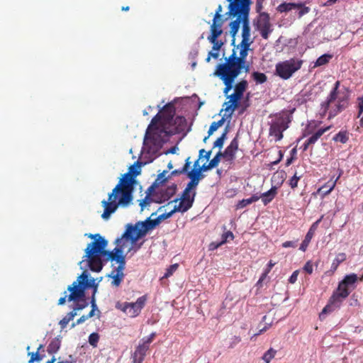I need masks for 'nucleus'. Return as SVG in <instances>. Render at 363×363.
<instances>
[{"label": "nucleus", "instance_id": "nucleus-26", "mask_svg": "<svg viewBox=\"0 0 363 363\" xmlns=\"http://www.w3.org/2000/svg\"><path fill=\"white\" fill-rule=\"evenodd\" d=\"M277 188L272 186L269 191L261 194V199L264 206L269 204L277 196Z\"/></svg>", "mask_w": 363, "mask_h": 363}, {"label": "nucleus", "instance_id": "nucleus-20", "mask_svg": "<svg viewBox=\"0 0 363 363\" xmlns=\"http://www.w3.org/2000/svg\"><path fill=\"white\" fill-rule=\"evenodd\" d=\"M340 301L336 300L333 296H330L328 304L323 308L322 311L319 314V318L322 320L325 318V316L339 308L341 306Z\"/></svg>", "mask_w": 363, "mask_h": 363}, {"label": "nucleus", "instance_id": "nucleus-43", "mask_svg": "<svg viewBox=\"0 0 363 363\" xmlns=\"http://www.w3.org/2000/svg\"><path fill=\"white\" fill-rule=\"evenodd\" d=\"M228 130L225 128L222 135L214 142L213 147L222 148L227 138Z\"/></svg>", "mask_w": 363, "mask_h": 363}, {"label": "nucleus", "instance_id": "nucleus-40", "mask_svg": "<svg viewBox=\"0 0 363 363\" xmlns=\"http://www.w3.org/2000/svg\"><path fill=\"white\" fill-rule=\"evenodd\" d=\"M332 57H333L332 55L324 54V55H321L320 57H319L316 60V61L315 62V66L320 67V66L326 65L327 63L329 62L330 60L332 59Z\"/></svg>", "mask_w": 363, "mask_h": 363}, {"label": "nucleus", "instance_id": "nucleus-58", "mask_svg": "<svg viewBox=\"0 0 363 363\" xmlns=\"http://www.w3.org/2000/svg\"><path fill=\"white\" fill-rule=\"evenodd\" d=\"M220 161V159H218L217 157H214L213 159L210 160L209 163L212 168H214L218 165Z\"/></svg>", "mask_w": 363, "mask_h": 363}, {"label": "nucleus", "instance_id": "nucleus-62", "mask_svg": "<svg viewBox=\"0 0 363 363\" xmlns=\"http://www.w3.org/2000/svg\"><path fill=\"white\" fill-rule=\"evenodd\" d=\"M144 359L142 357H136L135 353L133 354V363H143Z\"/></svg>", "mask_w": 363, "mask_h": 363}, {"label": "nucleus", "instance_id": "nucleus-37", "mask_svg": "<svg viewBox=\"0 0 363 363\" xmlns=\"http://www.w3.org/2000/svg\"><path fill=\"white\" fill-rule=\"evenodd\" d=\"M77 315V312L74 311H72L68 313L59 323L60 328L64 329L67 327L69 322L74 319V318Z\"/></svg>", "mask_w": 363, "mask_h": 363}, {"label": "nucleus", "instance_id": "nucleus-19", "mask_svg": "<svg viewBox=\"0 0 363 363\" xmlns=\"http://www.w3.org/2000/svg\"><path fill=\"white\" fill-rule=\"evenodd\" d=\"M163 118L160 113H157L152 119L150 124L149 125L144 140V143L147 145L150 143H154L155 140V133H152V129L156 128L157 123Z\"/></svg>", "mask_w": 363, "mask_h": 363}, {"label": "nucleus", "instance_id": "nucleus-13", "mask_svg": "<svg viewBox=\"0 0 363 363\" xmlns=\"http://www.w3.org/2000/svg\"><path fill=\"white\" fill-rule=\"evenodd\" d=\"M195 189H196L186 185L182 192L179 204L174 206V211L184 213L191 208L196 194Z\"/></svg>", "mask_w": 363, "mask_h": 363}, {"label": "nucleus", "instance_id": "nucleus-34", "mask_svg": "<svg viewBox=\"0 0 363 363\" xmlns=\"http://www.w3.org/2000/svg\"><path fill=\"white\" fill-rule=\"evenodd\" d=\"M346 254L344 252L339 253L336 257L334 259L332 264H331V272H335L340 264L343 262L346 259Z\"/></svg>", "mask_w": 363, "mask_h": 363}, {"label": "nucleus", "instance_id": "nucleus-25", "mask_svg": "<svg viewBox=\"0 0 363 363\" xmlns=\"http://www.w3.org/2000/svg\"><path fill=\"white\" fill-rule=\"evenodd\" d=\"M238 149V137L234 138L230 145L225 150V155L228 156V160H233L235 157L236 151Z\"/></svg>", "mask_w": 363, "mask_h": 363}, {"label": "nucleus", "instance_id": "nucleus-17", "mask_svg": "<svg viewBox=\"0 0 363 363\" xmlns=\"http://www.w3.org/2000/svg\"><path fill=\"white\" fill-rule=\"evenodd\" d=\"M199 160L194 164V168L187 172V177L190 179L187 185L196 189L199 182L205 177L203 172L199 169Z\"/></svg>", "mask_w": 363, "mask_h": 363}, {"label": "nucleus", "instance_id": "nucleus-41", "mask_svg": "<svg viewBox=\"0 0 363 363\" xmlns=\"http://www.w3.org/2000/svg\"><path fill=\"white\" fill-rule=\"evenodd\" d=\"M75 303V306L73 308V311L77 312V311H81L88 306V303L86 301L85 298H80L79 300L73 301Z\"/></svg>", "mask_w": 363, "mask_h": 363}, {"label": "nucleus", "instance_id": "nucleus-36", "mask_svg": "<svg viewBox=\"0 0 363 363\" xmlns=\"http://www.w3.org/2000/svg\"><path fill=\"white\" fill-rule=\"evenodd\" d=\"M248 86L247 80L242 79L238 82L234 86V91L238 94L243 96L244 92L246 91Z\"/></svg>", "mask_w": 363, "mask_h": 363}, {"label": "nucleus", "instance_id": "nucleus-16", "mask_svg": "<svg viewBox=\"0 0 363 363\" xmlns=\"http://www.w3.org/2000/svg\"><path fill=\"white\" fill-rule=\"evenodd\" d=\"M242 97V96L237 94L235 91L233 94L228 96V99H230V100L225 102L223 104V106L225 107L224 116L226 118H230L232 116L235 110L239 106V101Z\"/></svg>", "mask_w": 363, "mask_h": 363}, {"label": "nucleus", "instance_id": "nucleus-35", "mask_svg": "<svg viewBox=\"0 0 363 363\" xmlns=\"http://www.w3.org/2000/svg\"><path fill=\"white\" fill-rule=\"evenodd\" d=\"M333 140L345 144L349 140V133L346 130H341L333 137Z\"/></svg>", "mask_w": 363, "mask_h": 363}, {"label": "nucleus", "instance_id": "nucleus-9", "mask_svg": "<svg viewBox=\"0 0 363 363\" xmlns=\"http://www.w3.org/2000/svg\"><path fill=\"white\" fill-rule=\"evenodd\" d=\"M248 51L244 48H240L239 56H238L236 51L233 49L232 54L225 59V62L220 63V65L240 73L242 70L244 72L248 73L250 72V65L246 61Z\"/></svg>", "mask_w": 363, "mask_h": 363}, {"label": "nucleus", "instance_id": "nucleus-14", "mask_svg": "<svg viewBox=\"0 0 363 363\" xmlns=\"http://www.w3.org/2000/svg\"><path fill=\"white\" fill-rule=\"evenodd\" d=\"M257 28L259 30L260 35L264 39H268L269 33L272 32V28L269 21V16L267 13L263 12L259 14Z\"/></svg>", "mask_w": 363, "mask_h": 363}, {"label": "nucleus", "instance_id": "nucleus-31", "mask_svg": "<svg viewBox=\"0 0 363 363\" xmlns=\"http://www.w3.org/2000/svg\"><path fill=\"white\" fill-rule=\"evenodd\" d=\"M336 184V181L331 179L318 189V192H323V196L328 195L334 189Z\"/></svg>", "mask_w": 363, "mask_h": 363}, {"label": "nucleus", "instance_id": "nucleus-5", "mask_svg": "<svg viewBox=\"0 0 363 363\" xmlns=\"http://www.w3.org/2000/svg\"><path fill=\"white\" fill-rule=\"evenodd\" d=\"M228 1V15L230 17H235L236 19L230 23V33L233 38L232 44L235 43V36L238 32L240 23L244 25V17L245 13L247 19L249 18L251 0H226Z\"/></svg>", "mask_w": 363, "mask_h": 363}, {"label": "nucleus", "instance_id": "nucleus-11", "mask_svg": "<svg viewBox=\"0 0 363 363\" xmlns=\"http://www.w3.org/2000/svg\"><path fill=\"white\" fill-rule=\"evenodd\" d=\"M147 298L146 295L139 297L135 303L120 302L116 303V308L121 311L130 318H135L145 307Z\"/></svg>", "mask_w": 363, "mask_h": 363}, {"label": "nucleus", "instance_id": "nucleus-51", "mask_svg": "<svg viewBox=\"0 0 363 363\" xmlns=\"http://www.w3.org/2000/svg\"><path fill=\"white\" fill-rule=\"evenodd\" d=\"M250 204H251V202L249 199H242L238 203V204L236 206V208L237 209L243 208Z\"/></svg>", "mask_w": 363, "mask_h": 363}, {"label": "nucleus", "instance_id": "nucleus-24", "mask_svg": "<svg viewBox=\"0 0 363 363\" xmlns=\"http://www.w3.org/2000/svg\"><path fill=\"white\" fill-rule=\"evenodd\" d=\"M160 113L166 122H170L175 114L174 106L172 104H167L163 106Z\"/></svg>", "mask_w": 363, "mask_h": 363}, {"label": "nucleus", "instance_id": "nucleus-53", "mask_svg": "<svg viewBox=\"0 0 363 363\" xmlns=\"http://www.w3.org/2000/svg\"><path fill=\"white\" fill-rule=\"evenodd\" d=\"M190 165H191L190 157H188L185 160L184 165L183 166L182 168H181V169L182 170L184 174H187V172H189V169L190 168Z\"/></svg>", "mask_w": 363, "mask_h": 363}, {"label": "nucleus", "instance_id": "nucleus-2", "mask_svg": "<svg viewBox=\"0 0 363 363\" xmlns=\"http://www.w3.org/2000/svg\"><path fill=\"white\" fill-rule=\"evenodd\" d=\"M133 179L128 174H123L118 183L108 195L107 200L101 201L104 212L102 218L106 220L115 213L118 208H127L133 200Z\"/></svg>", "mask_w": 363, "mask_h": 363}, {"label": "nucleus", "instance_id": "nucleus-55", "mask_svg": "<svg viewBox=\"0 0 363 363\" xmlns=\"http://www.w3.org/2000/svg\"><path fill=\"white\" fill-rule=\"evenodd\" d=\"M301 10L298 12V16L301 17L303 15L308 13L310 11L309 7L304 6V5L302 4V7L299 8Z\"/></svg>", "mask_w": 363, "mask_h": 363}, {"label": "nucleus", "instance_id": "nucleus-28", "mask_svg": "<svg viewBox=\"0 0 363 363\" xmlns=\"http://www.w3.org/2000/svg\"><path fill=\"white\" fill-rule=\"evenodd\" d=\"M140 164L141 162L138 161L136 162L135 164L129 167V171L124 174H128L129 177H131L133 179V186H134L135 184L136 183L135 177L140 173Z\"/></svg>", "mask_w": 363, "mask_h": 363}, {"label": "nucleus", "instance_id": "nucleus-54", "mask_svg": "<svg viewBox=\"0 0 363 363\" xmlns=\"http://www.w3.org/2000/svg\"><path fill=\"white\" fill-rule=\"evenodd\" d=\"M357 100H358V108H359L357 117L359 118L361 116L362 113H363V97L358 98Z\"/></svg>", "mask_w": 363, "mask_h": 363}, {"label": "nucleus", "instance_id": "nucleus-39", "mask_svg": "<svg viewBox=\"0 0 363 363\" xmlns=\"http://www.w3.org/2000/svg\"><path fill=\"white\" fill-rule=\"evenodd\" d=\"M252 77L253 80L257 84H263L267 82V77L265 74L259 72H254L252 74Z\"/></svg>", "mask_w": 363, "mask_h": 363}, {"label": "nucleus", "instance_id": "nucleus-52", "mask_svg": "<svg viewBox=\"0 0 363 363\" xmlns=\"http://www.w3.org/2000/svg\"><path fill=\"white\" fill-rule=\"evenodd\" d=\"M167 172L164 171L162 173L160 174L155 180L156 186L159 185V184L163 183L167 181V178L165 177V174Z\"/></svg>", "mask_w": 363, "mask_h": 363}, {"label": "nucleus", "instance_id": "nucleus-18", "mask_svg": "<svg viewBox=\"0 0 363 363\" xmlns=\"http://www.w3.org/2000/svg\"><path fill=\"white\" fill-rule=\"evenodd\" d=\"M210 31L211 33L208 36V40L213 44L212 49L218 51L223 45V43L218 40V38L223 33V29L220 26L215 28V26H211Z\"/></svg>", "mask_w": 363, "mask_h": 363}, {"label": "nucleus", "instance_id": "nucleus-21", "mask_svg": "<svg viewBox=\"0 0 363 363\" xmlns=\"http://www.w3.org/2000/svg\"><path fill=\"white\" fill-rule=\"evenodd\" d=\"M155 336V333H152L150 336L143 339V343L140 344L135 349L134 353L136 357H142L145 358L146 352L149 349L150 344L153 341Z\"/></svg>", "mask_w": 363, "mask_h": 363}, {"label": "nucleus", "instance_id": "nucleus-56", "mask_svg": "<svg viewBox=\"0 0 363 363\" xmlns=\"http://www.w3.org/2000/svg\"><path fill=\"white\" fill-rule=\"evenodd\" d=\"M303 269L309 274H312L313 272V264L311 263V262H307L306 264L303 267Z\"/></svg>", "mask_w": 363, "mask_h": 363}, {"label": "nucleus", "instance_id": "nucleus-6", "mask_svg": "<svg viewBox=\"0 0 363 363\" xmlns=\"http://www.w3.org/2000/svg\"><path fill=\"white\" fill-rule=\"evenodd\" d=\"M155 215L156 213H152L144 221H138L134 225H128L121 238L125 240V242L129 239L132 245L135 244L139 239L145 236L150 231L155 229L159 225L155 218H152Z\"/></svg>", "mask_w": 363, "mask_h": 363}, {"label": "nucleus", "instance_id": "nucleus-8", "mask_svg": "<svg viewBox=\"0 0 363 363\" xmlns=\"http://www.w3.org/2000/svg\"><path fill=\"white\" fill-rule=\"evenodd\" d=\"M291 121V116L288 111H283L276 113L269 123V135L274 137L275 141L281 140L284 137V131L289 128Z\"/></svg>", "mask_w": 363, "mask_h": 363}, {"label": "nucleus", "instance_id": "nucleus-27", "mask_svg": "<svg viewBox=\"0 0 363 363\" xmlns=\"http://www.w3.org/2000/svg\"><path fill=\"white\" fill-rule=\"evenodd\" d=\"M302 7V3H286L279 4L277 10L280 13L288 12L296 8Z\"/></svg>", "mask_w": 363, "mask_h": 363}, {"label": "nucleus", "instance_id": "nucleus-3", "mask_svg": "<svg viewBox=\"0 0 363 363\" xmlns=\"http://www.w3.org/2000/svg\"><path fill=\"white\" fill-rule=\"evenodd\" d=\"M177 189L174 184L170 186H156V182H154L147 188L145 197L139 201L141 211L149 207L152 203H161L169 200L175 194Z\"/></svg>", "mask_w": 363, "mask_h": 363}, {"label": "nucleus", "instance_id": "nucleus-57", "mask_svg": "<svg viewBox=\"0 0 363 363\" xmlns=\"http://www.w3.org/2000/svg\"><path fill=\"white\" fill-rule=\"evenodd\" d=\"M298 275V272L297 270L294 271L289 279V283L294 284L297 281Z\"/></svg>", "mask_w": 363, "mask_h": 363}, {"label": "nucleus", "instance_id": "nucleus-50", "mask_svg": "<svg viewBox=\"0 0 363 363\" xmlns=\"http://www.w3.org/2000/svg\"><path fill=\"white\" fill-rule=\"evenodd\" d=\"M179 265L178 264H174L171 265L167 269L166 273L164 274V277H169L173 274V273L177 269Z\"/></svg>", "mask_w": 363, "mask_h": 363}, {"label": "nucleus", "instance_id": "nucleus-45", "mask_svg": "<svg viewBox=\"0 0 363 363\" xmlns=\"http://www.w3.org/2000/svg\"><path fill=\"white\" fill-rule=\"evenodd\" d=\"M175 212H178V211H174V208L170 212L162 213V214L158 216L157 217H156L155 219L157 221L158 224L160 225L162 220L169 218Z\"/></svg>", "mask_w": 363, "mask_h": 363}, {"label": "nucleus", "instance_id": "nucleus-63", "mask_svg": "<svg viewBox=\"0 0 363 363\" xmlns=\"http://www.w3.org/2000/svg\"><path fill=\"white\" fill-rule=\"evenodd\" d=\"M64 296L61 297L59 300H58V305H63L65 303V301H66V298H68V296H67V291H65L64 292Z\"/></svg>", "mask_w": 363, "mask_h": 363}, {"label": "nucleus", "instance_id": "nucleus-7", "mask_svg": "<svg viewBox=\"0 0 363 363\" xmlns=\"http://www.w3.org/2000/svg\"><path fill=\"white\" fill-rule=\"evenodd\" d=\"M91 287L94 289L93 294L95 295L97 291V284H95V280L94 279H89L88 275L83 272L76 281L67 287V291H69L68 301L86 298L85 291Z\"/></svg>", "mask_w": 363, "mask_h": 363}, {"label": "nucleus", "instance_id": "nucleus-22", "mask_svg": "<svg viewBox=\"0 0 363 363\" xmlns=\"http://www.w3.org/2000/svg\"><path fill=\"white\" fill-rule=\"evenodd\" d=\"M351 291V289L344 284H342L341 281L339 282L337 288L333 292L331 296L342 303L350 295Z\"/></svg>", "mask_w": 363, "mask_h": 363}, {"label": "nucleus", "instance_id": "nucleus-29", "mask_svg": "<svg viewBox=\"0 0 363 363\" xmlns=\"http://www.w3.org/2000/svg\"><path fill=\"white\" fill-rule=\"evenodd\" d=\"M222 11H223V7L220 4V5H218V6L216 11V13L214 14V17L213 19V23L211 26H215V28H218V26H220V28H222L223 23H224V20L223 19V16L221 15Z\"/></svg>", "mask_w": 363, "mask_h": 363}, {"label": "nucleus", "instance_id": "nucleus-33", "mask_svg": "<svg viewBox=\"0 0 363 363\" xmlns=\"http://www.w3.org/2000/svg\"><path fill=\"white\" fill-rule=\"evenodd\" d=\"M244 25L242 28V39L245 40H252L250 38V21L249 18L247 19V14L245 13L244 17Z\"/></svg>", "mask_w": 363, "mask_h": 363}, {"label": "nucleus", "instance_id": "nucleus-47", "mask_svg": "<svg viewBox=\"0 0 363 363\" xmlns=\"http://www.w3.org/2000/svg\"><path fill=\"white\" fill-rule=\"evenodd\" d=\"M301 176H298L297 173L295 172L294 175L289 179V185L291 189H295L298 186V182L300 180Z\"/></svg>", "mask_w": 363, "mask_h": 363}, {"label": "nucleus", "instance_id": "nucleus-4", "mask_svg": "<svg viewBox=\"0 0 363 363\" xmlns=\"http://www.w3.org/2000/svg\"><path fill=\"white\" fill-rule=\"evenodd\" d=\"M340 85V81H337L327 99L320 104L321 115L325 116L328 112V118L330 119L344 111L348 106L347 96L340 95L338 91Z\"/></svg>", "mask_w": 363, "mask_h": 363}, {"label": "nucleus", "instance_id": "nucleus-42", "mask_svg": "<svg viewBox=\"0 0 363 363\" xmlns=\"http://www.w3.org/2000/svg\"><path fill=\"white\" fill-rule=\"evenodd\" d=\"M225 122V118H222L220 120H219L218 121H214L213 122L211 125H210V128L208 129V136H211L213 132H215L216 130H217V129L220 127L221 125H223V124Z\"/></svg>", "mask_w": 363, "mask_h": 363}, {"label": "nucleus", "instance_id": "nucleus-60", "mask_svg": "<svg viewBox=\"0 0 363 363\" xmlns=\"http://www.w3.org/2000/svg\"><path fill=\"white\" fill-rule=\"evenodd\" d=\"M296 242L294 241H286L282 243V247L284 248L287 247H296Z\"/></svg>", "mask_w": 363, "mask_h": 363}, {"label": "nucleus", "instance_id": "nucleus-10", "mask_svg": "<svg viewBox=\"0 0 363 363\" xmlns=\"http://www.w3.org/2000/svg\"><path fill=\"white\" fill-rule=\"evenodd\" d=\"M240 73L220 64L216 66L213 74L223 82V93L226 95L233 89L235 79Z\"/></svg>", "mask_w": 363, "mask_h": 363}, {"label": "nucleus", "instance_id": "nucleus-61", "mask_svg": "<svg viewBox=\"0 0 363 363\" xmlns=\"http://www.w3.org/2000/svg\"><path fill=\"white\" fill-rule=\"evenodd\" d=\"M87 319H89L86 316V315H84L82 316H81L79 319H77L76 323H73L72 327H74L75 325H79V324H81L82 323H84L85 320H86Z\"/></svg>", "mask_w": 363, "mask_h": 363}, {"label": "nucleus", "instance_id": "nucleus-32", "mask_svg": "<svg viewBox=\"0 0 363 363\" xmlns=\"http://www.w3.org/2000/svg\"><path fill=\"white\" fill-rule=\"evenodd\" d=\"M60 345H61V341H60V338L55 337L54 339H52L51 340V342L48 345V346L47 347V351L50 354H54L59 350Z\"/></svg>", "mask_w": 363, "mask_h": 363}, {"label": "nucleus", "instance_id": "nucleus-1", "mask_svg": "<svg viewBox=\"0 0 363 363\" xmlns=\"http://www.w3.org/2000/svg\"><path fill=\"white\" fill-rule=\"evenodd\" d=\"M89 238L94 239L85 249L84 261H87L89 269L96 272H100L103 268V261H116L118 263L116 271H112L109 275L113 279L111 284L113 286H119L125 277L123 270L125 269V259L123 255V250L125 247V241L122 238L116 240L117 247L113 251L106 250L108 241L99 234H89Z\"/></svg>", "mask_w": 363, "mask_h": 363}, {"label": "nucleus", "instance_id": "nucleus-23", "mask_svg": "<svg viewBox=\"0 0 363 363\" xmlns=\"http://www.w3.org/2000/svg\"><path fill=\"white\" fill-rule=\"evenodd\" d=\"M322 218H320L319 220L315 221L313 225L311 226L309 230L306 233L304 240H303L302 243L301 244V246L299 247V250H301L303 252H305L313 236L314 231L316 229V227L318 224L320 222Z\"/></svg>", "mask_w": 363, "mask_h": 363}, {"label": "nucleus", "instance_id": "nucleus-48", "mask_svg": "<svg viewBox=\"0 0 363 363\" xmlns=\"http://www.w3.org/2000/svg\"><path fill=\"white\" fill-rule=\"evenodd\" d=\"M252 43L253 40H245V38L242 39L240 43L237 45V48H244L249 50Z\"/></svg>", "mask_w": 363, "mask_h": 363}, {"label": "nucleus", "instance_id": "nucleus-38", "mask_svg": "<svg viewBox=\"0 0 363 363\" xmlns=\"http://www.w3.org/2000/svg\"><path fill=\"white\" fill-rule=\"evenodd\" d=\"M28 351V355L30 357V359L28 360V363H33L34 362H40L43 359V355H41L38 351L36 352H30V346H28L26 348Z\"/></svg>", "mask_w": 363, "mask_h": 363}, {"label": "nucleus", "instance_id": "nucleus-30", "mask_svg": "<svg viewBox=\"0 0 363 363\" xmlns=\"http://www.w3.org/2000/svg\"><path fill=\"white\" fill-rule=\"evenodd\" d=\"M358 280V277L356 274H350L346 275L342 280V284H344L349 289L353 290L355 288L354 284Z\"/></svg>", "mask_w": 363, "mask_h": 363}, {"label": "nucleus", "instance_id": "nucleus-44", "mask_svg": "<svg viewBox=\"0 0 363 363\" xmlns=\"http://www.w3.org/2000/svg\"><path fill=\"white\" fill-rule=\"evenodd\" d=\"M277 354V350H274L273 348L269 349L266 352H264L262 359L266 363H269L270 361L274 358L275 355Z\"/></svg>", "mask_w": 363, "mask_h": 363}, {"label": "nucleus", "instance_id": "nucleus-49", "mask_svg": "<svg viewBox=\"0 0 363 363\" xmlns=\"http://www.w3.org/2000/svg\"><path fill=\"white\" fill-rule=\"evenodd\" d=\"M234 238L233 233L228 230L223 233L222 235V241L220 244H223L228 241V239L233 240Z\"/></svg>", "mask_w": 363, "mask_h": 363}, {"label": "nucleus", "instance_id": "nucleus-64", "mask_svg": "<svg viewBox=\"0 0 363 363\" xmlns=\"http://www.w3.org/2000/svg\"><path fill=\"white\" fill-rule=\"evenodd\" d=\"M91 309L94 311H96L97 309V306L96 304V300H95V295L92 294L91 296Z\"/></svg>", "mask_w": 363, "mask_h": 363}, {"label": "nucleus", "instance_id": "nucleus-12", "mask_svg": "<svg viewBox=\"0 0 363 363\" xmlns=\"http://www.w3.org/2000/svg\"><path fill=\"white\" fill-rule=\"evenodd\" d=\"M301 65L302 61L294 58L279 62L276 65V74L283 79H288L301 69Z\"/></svg>", "mask_w": 363, "mask_h": 363}, {"label": "nucleus", "instance_id": "nucleus-59", "mask_svg": "<svg viewBox=\"0 0 363 363\" xmlns=\"http://www.w3.org/2000/svg\"><path fill=\"white\" fill-rule=\"evenodd\" d=\"M198 167L202 172L213 169L209 162L208 164H203L202 166H198Z\"/></svg>", "mask_w": 363, "mask_h": 363}, {"label": "nucleus", "instance_id": "nucleus-46", "mask_svg": "<svg viewBox=\"0 0 363 363\" xmlns=\"http://www.w3.org/2000/svg\"><path fill=\"white\" fill-rule=\"evenodd\" d=\"M99 340V335L97 333H92L89 336V343L96 347L97 346V343Z\"/></svg>", "mask_w": 363, "mask_h": 363}, {"label": "nucleus", "instance_id": "nucleus-15", "mask_svg": "<svg viewBox=\"0 0 363 363\" xmlns=\"http://www.w3.org/2000/svg\"><path fill=\"white\" fill-rule=\"evenodd\" d=\"M315 125L313 126L312 125H308L303 133V137L309 136L307 139L308 143L311 145L315 144L318 140L328 130L330 129V126H327L325 128H318L317 130H315Z\"/></svg>", "mask_w": 363, "mask_h": 363}]
</instances>
